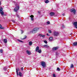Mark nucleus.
<instances>
[{"instance_id": "5701e85b", "label": "nucleus", "mask_w": 77, "mask_h": 77, "mask_svg": "<svg viewBox=\"0 0 77 77\" xmlns=\"http://www.w3.org/2000/svg\"><path fill=\"white\" fill-rule=\"evenodd\" d=\"M0 29H4V28H2V25H0Z\"/></svg>"}, {"instance_id": "58836bf2", "label": "nucleus", "mask_w": 77, "mask_h": 77, "mask_svg": "<svg viewBox=\"0 0 77 77\" xmlns=\"http://www.w3.org/2000/svg\"><path fill=\"white\" fill-rule=\"evenodd\" d=\"M12 22H13V23H15V20H12Z\"/></svg>"}, {"instance_id": "a211bd4d", "label": "nucleus", "mask_w": 77, "mask_h": 77, "mask_svg": "<svg viewBox=\"0 0 77 77\" xmlns=\"http://www.w3.org/2000/svg\"><path fill=\"white\" fill-rule=\"evenodd\" d=\"M32 42H29V45H32Z\"/></svg>"}, {"instance_id": "e433bc0d", "label": "nucleus", "mask_w": 77, "mask_h": 77, "mask_svg": "<svg viewBox=\"0 0 77 77\" xmlns=\"http://www.w3.org/2000/svg\"><path fill=\"white\" fill-rule=\"evenodd\" d=\"M45 35H42V37H43V38H44V37H45Z\"/></svg>"}, {"instance_id": "6e6552de", "label": "nucleus", "mask_w": 77, "mask_h": 77, "mask_svg": "<svg viewBox=\"0 0 77 77\" xmlns=\"http://www.w3.org/2000/svg\"><path fill=\"white\" fill-rule=\"evenodd\" d=\"M70 11L71 12H73L74 14H75V10L74 9H72L70 10Z\"/></svg>"}, {"instance_id": "423d86ee", "label": "nucleus", "mask_w": 77, "mask_h": 77, "mask_svg": "<svg viewBox=\"0 0 77 77\" xmlns=\"http://www.w3.org/2000/svg\"><path fill=\"white\" fill-rule=\"evenodd\" d=\"M30 17L31 18V21H34V16H33V15H31V16H30Z\"/></svg>"}, {"instance_id": "bb28decb", "label": "nucleus", "mask_w": 77, "mask_h": 77, "mask_svg": "<svg viewBox=\"0 0 77 77\" xmlns=\"http://www.w3.org/2000/svg\"><path fill=\"white\" fill-rule=\"evenodd\" d=\"M44 42H45V44H47V42L46 41V40H45L44 41Z\"/></svg>"}, {"instance_id": "72a5a7b5", "label": "nucleus", "mask_w": 77, "mask_h": 77, "mask_svg": "<svg viewBox=\"0 0 77 77\" xmlns=\"http://www.w3.org/2000/svg\"><path fill=\"white\" fill-rule=\"evenodd\" d=\"M39 36H40V37H41V36H42V35H41V34H39Z\"/></svg>"}, {"instance_id": "c85d7f7f", "label": "nucleus", "mask_w": 77, "mask_h": 77, "mask_svg": "<svg viewBox=\"0 0 77 77\" xmlns=\"http://www.w3.org/2000/svg\"><path fill=\"white\" fill-rule=\"evenodd\" d=\"M47 24H50V22L49 21H48L47 22Z\"/></svg>"}, {"instance_id": "1a4fd4ad", "label": "nucleus", "mask_w": 77, "mask_h": 77, "mask_svg": "<svg viewBox=\"0 0 77 77\" xmlns=\"http://www.w3.org/2000/svg\"><path fill=\"white\" fill-rule=\"evenodd\" d=\"M58 48H59L58 47H54L52 48V50H53L54 51V50H57Z\"/></svg>"}, {"instance_id": "9b49d317", "label": "nucleus", "mask_w": 77, "mask_h": 77, "mask_svg": "<svg viewBox=\"0 0 77 77\" xmlns=\"http://www.w3.org/2000/svg\"><path fill=\"white\" fill-rule=\"evenodd\" d=\"M43 47L44 48H50V47L47 45H43Z\"/></svg>"}, {"instance_id": "dca6fc26", "label": "nucleus", "mask_w": 77, "mask_h": 77, "mask_svg": "<svg viewBox=\"0 0 77 77\" xmlns=\"http://www.w3.org/2000/svg\"><path fill=\"white\" fill-rule=\"evenodd\" d=\"M4 42L5 43H6L7 42V39H4Z\"/></svg>"}, {"instance_id": "37998d69", "label": "nucleus", "mask_w": 77, "mask_h": 77, "mask_svg": "<svg viewBox=\"0 0 77 77\" xmlns=\"http://www.w3.org/2000/svg\"><path fill=\"white\" fill-rule=\"evenodd\" d=\"M72 34V33H71V34Z\"/></svg>"}, {"instance_id": "4c0bfd02", "label": "nucleus", "mask_w": 77, "mask_h": 77, "mask_svg": "<svg viewBox=\"0 0 77 77\" xmlns=\"http://www.w3.org/2000/svg\"><path fill=\"white\" fill-rule=\"evenodd\" d=\"M21 70H22V71H23V67H21Z\"/></svg>"}, {"instance_id": "393cba45", "label": "nucleus", "mask_w": 77, "mask_h": 77, "mask_svg": "<svg viewBox=\"0 0 77 77\" xmlns=\"http://www.w3.org/2000/svg\"><path fill=\"white\" fill-rule=\"evenodd\" d=\"M57 71H60V69L58 67L57 68Z\"/></svg>"}, {"instance_id": "f3484780", "label": "nucleus", "mask_w": 77, "mask_h": 77, "mask_svg": "<svg viewBox=\"0 0 77 77\" xmlns=\"http://www.w3.org/2000/svg\"><path fill=\"white\" fill-rule=\"evenodd\" d=\"M73 45H74V46H75V45H77V42H75L73 43Z\"/></svg>"}, {"instance_id": "39448f33", "label": "nucleus", "mask_w": 77, "mask_h": 77, "mask_svg": "<svg viewBox=\"0 0 77 77\" xmlns=\"http://www.w3.org/2000/svg\"><path fill=\"white\" fill-rule=\"evenodd\" d=\"M59 32H54L53 35L55 36H58V35H59Z\"/></svg>"}, {"instance_id": "f704fd0d", "label": "nucleus", "mask_w": 77, "mask_h": 77, "mask_svg": "<svg viewBox=\"0 0 77 77\" xmlns=\"http://www.w3.org/2000/svg\"><path fill=\"white\" fill-rule=\"evenodd\" d=\"M62 28H64V27H65V26L64 25H63L62 26Z\"/></svg>"}, {"instance_id": "7c9ffc66", "label": "nucleus", "mask_w": 77, "mask_h": 77, "mask_svg": "<svg viewBox=\"0 0 77 77\" xmlns=\"http://www.w3.org/2000/svg\"><path fill=\"white\" fill-rule=\"evenodd\" d=\"M0 52H1V53H2L3 52V50L2 49L0 50Z\"/></svg>"}, {"instance_id": "f8f14e48", "label": "nucleus", "mask_w": 77, "mask_h": 77, "mask_svg": "<svg viewBox=\"0 0 77 77\" xmlns=\"http://www.w3.org/2000/svg\"><path fill=\"white\" fill-rule=\"evenodd\" d=\"M54 14H55L53 12H51L50 13V15L51 16H53V15H54Z\"/></svg>"}, {"instance_id": "2f4dec72", "label": "nucleus", "mask_w": 77, "mask_h": 77, "mask_svg": "<svg viewBox=\"0 0 77 77\" xmlns=\"http://www.w3.org/2000/svg\"><path fill=\"white\" fill-rule=\"evenodd\" d=\"M20 30L21 31V34H23V31L22 30Z\"/></svg>"}, {"instance_id": "6ab92c4d", "label": "nucleus", "mask_w": 77, "mask_h": 77, "mask_svg": "<svg viewBox=\"0 0 77 77\" xmlns=\"http://www.w3.org/2000/svg\"><path fill=\"white\" fill-rule=\"evenodd\" d=\"M19 75L20 76V77H21V76H22L23 75V74H22V73H21L20 72L19 73Z\"/></svg>"}, {"instance_id": "0eeeda50", "label": "nucleus", "mask_w": 77, "mask_h": 77, "mask_svg": "<svg viewBox=\"0 0 77 77\" xmlns=\"http://www.w3.org/2000/svg\"><path fill=\"white\" fill-rule=\"evenodd\" d=\"M26 54H28V55H30V54H31V52L28 50L26 51Z\"/></svg>"}, {"instance_id": "4468645a", "label": "nucleus", "mask_w": 77, "mask_h": 77, "mask_svg": "<svg viewBox=\"0 0 77 77\" xmlns=\"http://www.w3.org/2000/svg\"><path fill=\"white\" fill-rule=\"evenodd\" d=\"M20 71V69H19V68H17L16 69V72H17V75H18V71Z\"/></svg>"}, {"instance_id": "cd10ccee", "label": "nucleus", "mask_w": 77, "mask_h": 77, "mask_svg": "<svg viewBox=\"0 0 77 77\" xmlns=\"http://www.w3.org/2000/svg\"><path fill=\"white\" fill-rule=\"evenodd\" d=\"M7 69V68L6 67H4V69L5 71H6Z\"/></svg>"}, {"instance_id": "7ed1b4c3", "label": "nucleus", "mask_w": 77, "mask_h": 77, "mask_svg": "<svg viewBox=\"0 0 77 77\" xmlns=\"http://www.w3.org/2000/svg\"><path fill=\"white\" fill-rule=\"evenodd\" d=\"M41 65L43 68H45L46 66L45 63L44 61L41 62Z\"/></svg>"}, {"instance_id": "2eb2a0df", "label": "nucleus", "mask_w": 77, "mask_h": 77, "mask_svg": "<svg viewBox=\"0 0 77 77\" xmlns=\"http://www.w3.org/2000/svg\"><path fill=\"white\" fill-rule=\"evenodd\" d=\"M49 40L50 41H53V37H50L49 38Z\"/></svg>"}, {"instance_id": "473e14b6", "label": "nucleus", "mask_w": 77, "mask_h": 77, "mask_svg": "<svg viewBox=\"0 0 77 77\" xmlns=\"http://www.w3.org/2000/svg\"><path fill=\"white\" fill-rule=\"evenodd\" d=\"M17 17H18V18H20V16H19V15L17 14Z\"/></svg>"}, {"instance_id": "79ce46f5", "label": "nucleus", "mask_w": 77, "mask_h": 77, "mask_svg": "<svg viewBox=\"0 0 77 77\" xmlns=\"http://www.w3.org/2000/svg\"><path fill=\"white\" fill-rule=\"evenodd\" d=\"M0 5H1V2H0Z\"/></svg>"}, {"instance_id": "b1692460", "label": "nucleus", "mask_w": 77, "mask_h": 77, "mask_svg": "<svg viewBox=\"0 0 77 77\" xmlns=\"http://www.w3.org/2000/svg\"><path fill=\"white\" fill-rule=\"evenodd\" d=\"M71 68H73L74 67V66L73 65V64H72L71 66Z\"/></svg>"}, {"instance_id": "4be33fe9", "label": "nucleus", "mask_w": 77, "mask_h": 77, "mask_svg": "<svg viewBox=\"0 0 77 77\" xmlns=\"http://www.w3.org/2000/svg\"><path fill=\"white\" fill-rule=\"evenodd\" d=\"M48 2H49V1L48 0H46L45 1V3H48Z\"/></svg>"}, {"instance_id": "f257e3e1", "label": "nucleus", "mask_w": 77, "mask_h": 77, "mask_svg": "<svg viewBox=\"0 0 77 77\" xmlns=\"http://www.w3.org/2000/svg\"><path fill=\"white\" fill-rule=\"evenodd\" d=\"M39 29L38 28H34L32 30V31L30 32V33H36L38 32V30Z\"/></svg>"}, {"instance_id": "20e7f679", "label": "nucleus", "mask_w": 77, "mask_h": 77, "mask_svg": "<svg viewBox=\"0 0 77 77\" xmlns=\"http://www.w3.org/2000/svg\"><path fill=\"white\" fill-rule=\"evenodd\" d=\"M0 13L2 16L4 15V12L3 11V8H1L0 9Z\"/></svg>"}, {"instance_id": "f03ea898", "label": "nucleus", "mask_w": 77, "mask_h": 77, "mask_svg": "<svg viewBox=\"0 0 77 77\" xmlns=\"http://www.w3.org/2000/svg\"><path fill=\"white\" fill-rule=\"evenodd\" d=\"M16 7L15 8L14 10L15 12H17V11H18L19 8H20L18 5H16Z\"/></svg>"}, {"instance_id": "412c9836", "label": "nucleus", "mask_w": 77, "mask_h": 77, "mask_svg": "<svg viewBox=\"0 0 77 77\" xmlns=\"http://www.w3.org/2000/svg\"><path fill=\"white\" fill-rule=\"evenodd\" d=\"M17 41H19V42H23L22 41L20 40H19V39H18Z\"/></svg>"}, {"instance_id": "c756f323", "label": "nucleus", "mask_w": 77, "mask_h": 77, "mask_svg": "<svg viewBox=\"0 0 77 77\" xmlns=\"http://www.w3.org/2000/svg\"><path fill=\"white\" fill-rule=\"evenodd\" d=\"M26 38H27V36H25V38L22 39H26Z\"/></svg>"}, {"instance_id": "ea45409f", "label": "nucleus", "mask_w": 77, "mask_h": 77, "mask_svg": "<svg viewBox=\"0 0 77 77\" xmlns=\"http://www.w3.org/2000/svg\"><path fill=\"white\" fill-rule=\"evenodd\" d=\"M47 36H50V35H48V34H47Z\"/></svg>"}, {"instance_id": "a19ab883", "label": "nucleus", "mask_w": 77, "mask_h": 77, "mask_svg": "<svg viewBox=\"0 0 77 77\" xmlns=\"http://www.w3.org/2000/svg\"><path fill=\"white\" fill-rule=\"evenodd\" d=\"M63 16H64V15H65V14H63Z\"/></svg>"}, {"instance_id": "a878e982", "label": "nucleus", "mask_w": 77, "mask_h": 77, "mask_svg": "<svg viewBox=\"0 0 77 77\" xmlns=\"http://www.w3.org/2000/svg\"><path fill=\"white\" fill-rule=\"evenodd\" d=\"M48 32H49V33H51V31L50 30H49Z\"/></svg>"}, {"instance_id": "aec40b11", "label": "nucleus", "mask_w": 77, "mask_h": 77, "mask_svg": "<svg viewBox=\"0 0 77 77\" xmlns=\"http://www.w3.org/2000/svg\"><path fill=\"white\" fill-rule=\"evenodd\" d=\"M37 52H38V53H41L42 52V51L41 50H39L38 51H37Z\"/></svg>"}, {"instance_id": "ddd939ff", "label": "nucleus", "mask_w": 77, "mask_h": 77, "mask_svg": "<svg viewBox=\"0 0 77 77\" xmlns=\"http://www.w3.org/2000/svg\"><path fill=\"white\" fill-rule=\"evenodd\" d=\"M39 50V47L37 46L35 48V51H38V50Z\"/></svg>"}, {"instance_id": "9d476101", "label": "nucleus", "mask_w": 77, "mask_h": 77, "mask_svg": "<svg viewBox=\"0 0 77 77\" xmlns=\"http://www.w3.org/2000/svg\"><path fill=\"white\" fill-rule=\"evenodd\" d=\"M73 25L77 29V22H74Z\"/></svg>"}, {"instance_id": "c9c22d12", "label": "nucleus", "mask_w": 77, "mask_h": 77, "mask_svg": "<svg viewBox=\"0 0 77 77\" xmlns=\"http://www.w3.org/2000/svg\"><path fill=\"white\" fill-rule=\"evenodd\" d=\"M53 76L54 77H56V75H55V74H53Z\"/></svg>"}]
</instances>
